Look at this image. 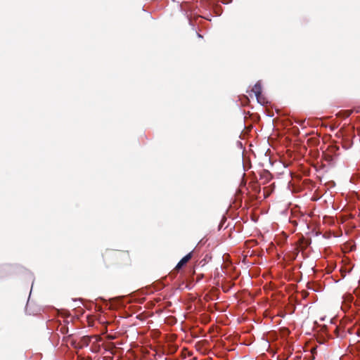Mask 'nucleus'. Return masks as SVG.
<instances>
[{
    "label": "nucleus",
    "instance_id": "nucleus-3",
    "mask_svg": "<svg viewBox=\"0 0 360 360\" xmlns=\"http://www.w3.org/2000/svg\"><path fill=\"white\" fill-rule=\"evenodd\" d=\"M342 298L344 307H349V304L354 302L353 294H344Z\"/></svg>",
    "mask_w": 360,
    "mask_h": 360
},
{
    "label": "nucleus",
    "instance_id": "nucleus-1",
    "mask_svg": "<svg viewBox=\"0 0 360 360\" xmlns=\"http://www.w3.org/2000/svg\"><path fill=\"white\" fill-rule=\"evenodd\" d=\"M31 295L32 294H29L27 304L25 307V311L30 315L36 314L39 313L41 310V307L38 305H34L33 302L30 300Z\"/></svg>",
    "mask_w": 360,
    "mask_h": 360
},
{
    "label": "nucleus",
    "instance_id": "nucleus-4",
    "mask_svg": "<svg viewBox=\"0 0 360 360\" xmlns=\"http://www.w3.org/2000/svg\"><path fill=\"white\" fill-rule=\"evenodd\" d=\"M252 91L255 95L262 94V86L260 82H257L253 86Z\"/></svg>",
    "mask_w": 360,
    "mask_h": 360
},
{
    "label": "nucleus",
    "instance_id": "nucleus-2",
    "mask_svg": "<svg viewBox=\"0 0 360 360\" xmlns=\"http://www.w3.org/2000/svg\"><path fill=\"white\" fill-rule=\"evenodd\" d=\"M192 257V252L184 256L176 264V269H181Z\"/></svg>",
    "mask_w": 360,
    "mask_h": 360
},
{
    "label": "nucleus",
    "instance_id": "nucleus-7",
    "mask_svg": "<svg viewBox=\"0 0 360 360\" xmlns=\"http://www.w3.org/2000/svg\"><path fill=\"white\" fill-rule=\"evenodd\" d=\"M198 37L199 38H202V35H201L200 34H198Z\"/></svg>",
    "mask_w": 360,
    "mask_h": 360
},
{
    "label": "nucleus",
    "instance_id": "nucleus-5",
    "mask_svg": "<svg viewBox=\"0 0 360 360\" xmlns=\"http://www.w3.org/2000/svg\"><path fill=\"white\" fill-rule=\"evenodd\" d=\"M255 96L257 102L261 105H264L266 103H267V101L262 94L255 95Z\"/></svg>",
    "mask_w": 360,
    "mask_h": 360
},
{
    "label": "nucleus",
    "instance_id": "nucleus-6",
    "mask_svg": "<svg viewBox=\"0 0 360 360\" xmlns=\"http://www.w3.org/2000/svg\"><path fill=\"white\" fill-rule=\"evenodd\" d=\"M72 301L74 302H75V307H78L79 306L78 304L81 302L80 300H77V299H73Z\"/></svg>",
    "mask_w": 360,
    "mask_h": 360
}]
</instances>
